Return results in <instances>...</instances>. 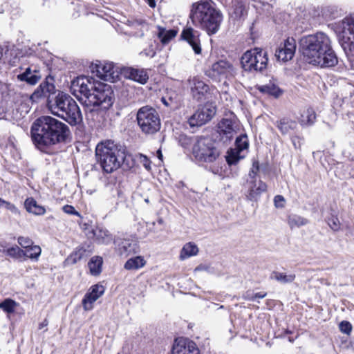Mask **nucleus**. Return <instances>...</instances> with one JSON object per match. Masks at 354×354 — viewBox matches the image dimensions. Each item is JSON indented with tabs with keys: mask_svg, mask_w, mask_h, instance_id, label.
I'll return each instance as SVG.
<instances>
[{
	"mask_svg": "<svg viewBox=\"0 0 354 354\" xmlns=\"http://www.w3.org/2000/svg\"><path fill=\"white\" fill-rule=\"evenodd\" d=\"M246 8L241 2H237L234 4V14L236 18H241L246 15Z\"/></svg>",
	"mask_w": 354,
	"mask_h": 354,
	"instance_id": "43",
	"label": "nucleus"
},
{
	"mask_svg": "<svg viewBox=\"0 0 354 354\" xmlns=\"http://www.w3.org/2000/svg\"><path fill=\"white\" fill-rule=\"evenodd\" d=\"M296 139H297V138H296V137H293V138H292V143H293V145H294V146H295V147H297V146H296V140H295Z\"/></svg>",
	"mask_w": 354,
	"mask_h": 354,
	"instance_id": "62",
	"label": "nucleus"
},
{
	"mask_svg": "<svg viewBox=\"0 0 354 354\" xmlns=\"http://www.w3.org/2000/svg\"><path fill=\"white\" fill-rule=\"evenodd\" d=\"M268 55L261 48H255L247 50L241 58L242 68L245 71H261L267 66Z\"/></svg>",
	"mask_w": 354,
	"mask_h": 354,
	"instance_id": "9",
	"label": "nucleus"
},
{
	"mask_svg": "<svg viewBox=\"0 0 354 354\" xmlns=\"http://www.w3.org/2000/svg\"><path fill=\"white\" fill-rule=\"evenodd\" d=\"M300 50L308 63L322 68L335 66L338 63L329 37L324 32H317L301 38Z\"/></svg>",
	"mask_w": 354,
	"mask_h": 354,
	"instance_id": "2",
	"label": "nucleus"
},
{
	"mask_svg": "<svg viewBox=\"0 0 354 354\" xmlns=\"http://www.w3.org/2000/svg\"><path fill=\"white\" fill-rule=\"evenodd\" d=\"M158 29L159 32L158 33V37L163 44H168L170 40L174 38L177 35V31L176 30H167L160 27H159Z\"/></svg>",
	"mask_w": 354,
	"mask_h": 354,
	"instance_id": "35",
	"label": "nucleus"
},
{
	"mask_svg": "<svg viewBox=\"0 0 354 354\" xmlns=\"http://www.w3.org/2000/svg\"><path fill=\"white\" fill-rule=\"evenodd\" d=\"M53 86L49 84L48 82H43L41 83L37 90L34 93V95L37 96L46 95L47 93H49L51 91Z\"/></svg>",
	"mask_w": 354,
	"mask_h": 354,
	"instance_id": "42",
	"label": "nucleus"
},
{
	"mask_svg": "<svg viewBox=\"0 0 354 354\" xmlns=\"http://www.w3.org/2000/svg\"><path fill=\"white\" fill-rule=\"evenodd\" d=\"M92 248L90 245H87L86 248L84 246H80L76 248V250L68 257L67 261L71 263H76L82 259L88 257L92 253Z\"/></svg>",
	"mask_w": 354,
	"mask_h": 354,
	"instance_id": "26",
	"label": "nucleus"
},
{
	"mask_svg": "<svg viewBox=\"0 0 354 354\" xmlns=\"http://www.w3.org/2000/svg\"><path fill=\"white\" fill-rule=\"evenodd\" d=\"M9 50L8 45L6 43L0 44V60Z\"/></svg>",
	"mask_w": 354,
	"mask_h": 354,
	"instance_id": "52",
	"label": "nucleus"
},
{
	"mask_svg": "<svg viewBox=\"0 0 354 354\" xmlns=\"http://www.w3.org/2000/svg\"><path fill=\"white\" fill-rule=\"evenodd\" d=\"M146 264V261L141 256H137L133 258L129 259L124 264V268L126 270H138L144 267Z\"/></svg>",
	"mask_w": 354,
	"mask_h": 354,
	"instance_id": "33",
	"label": "nucleus"
},
{
	"mask_svg": "<svg viewBox=\"0 0 354 354\" xmlns=\"http://www.w3.org/2000/svg\"><path fill=\"white\" fill-rule=\"evenodd\" d=\"M243 298L246 300L254 301V293L248 291L243 295Z\"/></svg>",
	"mask_w": 354,
	"mask_h": 354,
	"instance_id": "54",
	"label": "nucleus"
},
{
	"mask_svg": "<svg viewBox=\"0 0 354 354\" xmlns=\"http://www.w3.org/2000/svg\"><path fill=\"white\" fill-rule=\"evenodd\" d=\"M339 330L342 333L349 335L352 331V325L349 322L342 321L339 325Z\"/></svg>",
	"mask_w": 354,
	"mask_h": 354,
	"instance_id": "45",
	"label": "nucleus"
},
{
	"mask_svg": "<svg viewBox=\"0 0 354 354\" xmlns=\"http://www.w3.org/2000/svg\"><path fill=\"white\" fill-rule=\"evenodd\" d=\"M218 133L220 140L227 142L232 139L236 133L237 124L235 120L229 118L222 119L218 124Z\"/></svg>",
	"mask_w": 354,
	"mask_h": 354,
	"instance_id": "14",
	"label": "nucleus"
},
{
	"mask_svg": "<svg viewBox=\"0 0 354 354\" xmlns=\"http://www.w3.org/2000/svg\"><path fill=\"white\" fill-rule=\"evenodd\" d=\"M171 354H200V351L194 342L177 338L173 344Z\"/></svg>",
	"mask_w": 354,
	"mask_h": 354,
	"instance_id": "15",
	"label": "nucleus"
},
{
	"mask_svg": "<svg viewBox=\"0 0 354 354\" xmlns=\"http://www.w3.org/2000/svg\"><path fill=\"white\" fill-rule=\"evenodd\" d=\"M257 88L262 93L268 94L274 97H279L283 93L282 90L272 82H269L265 85H259Z\"/></svg>",
	"mask_w": 354,
	"mask_h": 354,
	"instance_id": "29",
	"label": "nucleus"
},
{
	"mask_svg": "<svg viewBox=\"0 0 354 354\" xmlns=\"http://www.w3.org/2000/svg\"><path fill=\"white\" fill-rule=\"evenodd\" d=\"M191 17L195 25L205 30L208 34L216 33L223 20L222 14L213 7L209 0H201L194 3Z\"/></svg>",
	"mask_w": 354,
	"mask_h": 354,
	"instance_id": "3",
	"label": "nucleus"
},
{
	"mask_svg": "<svg viewBox=\"0 0 354 354\" xmlns=\"http://www.w3.org/2000/svg\"><path fill=\"white\" fill-rule=\"evenodd\" d=\"M17 79L20 81H24L30 85H35L41 79V75L39 71L32 70L30 67H28L23 73L17 75Z\"/></svg>",
	"mask_w": 354,
	"mask_h": 354,
	"instance_id": "25",
	"label": "nucleus"
},
{
	"mask_svg": "<svg viewBox=\"0 0 354 354\" xmlns=\"http://www.w3.org/2000/svg\"><path fill=\"white\" fill-rule=\"evenodd\" d=\"M31 133L36 147L48 153L53 146L66 142L71 131L62 122L50 116H41L32 124Z\"/></svg>",
	"mask_w": 354,
	"mask_h": 354,
	"instance_id": "1",
	"label": "nucleus"
},
{
	"mask_svg": "<svg viewBox=\"0 0 354 354\" xmlns=\"http://www.w3.org/2000/svg\"><path fill=\"white\" fill-rule=\"evenodd\" d=\"M232 70V65L225 60H220L212 65L206 74L212 79L220 80L221 77L225 76Z\"/></svg>",
	"mask_w": 354,
	"mask_h": 354,
	"instance_id": "20",
	"label": "nucleus"
},
{
	"mask_svg": "<svg viewBox=\"0 0 354 354\" xmlns=\"http://www.w3.org/2000/svg\"><path fill=\"white\" fill-rule=\"evenodd\" d=\"M51 113L62 118L71 125H76L82 120L76 102L67 93L59 92L53 102H49Z\"/></svg>",
	"mask_w": 354,
	"mask_h": 354,
	"instance_id": "4",
	"label": "nucleus"
},
{
	"mask_svg": "<svg viewBox=\"0 0 354 354\" xmlns=\"http://www.w3.org/2000/svg\"><path fill=\"white\" fill-rule=\"evenodd\" d=\"M0 252H6L7 255L10 257L19 259L24 257L25 252L24 250L20 249L18 246H12L10 248H8L6 250H2L0 249Z\"/></svg>",
	"mask_w": 354,
	"mask_h": 354,
	"instance_id": "40",
	"label": "nucleus"
},
{
	"mask_svg": "<svg viewBox=\"0 0 354 354\" xmlns=\"http://www.w3.org/2000/svg\"><path fill=\"white\" fill-rule=\"evenodd\" d=\"M338 31V38L346 48L354 43V15L345 17L341 22Z\"/></svg>",
	"mask_w": 354,
	"mask_h": 354,
	"instance_id": "13",
	"label": "nucleus"
},
{
	"mask_svg": "<svg viewBox=\"0 0 354 354\" xmlns=\"http://www.w3.org/2000/svg\"><path fill=\"white\" fill-rule=\"evenodd\" d=\"M236 147L232 149L228 153L227 161L228 164H236L242 157L239 153L248 147V141L246 136H241L236 139Z\"/></svg>",
	"mask_w": 354,
	"mask_h": 354,
	"instance_id": "19",
	"label": "nucleus"
},
{
	"mask_svg": "<svg viewBox=\"0 0 354 354\" xmlns=\"http://www.w3.org/2000/svg\"><path fill=\"white\" fill-rule=\"evenodd\" d=\"M48 324V322L46 319H45L39 325V329H42L44 327H46Z\"/></svg>",
	"mask_w": 354,
	"mask_h": 354,
	"instance_id": "58",
	"label": "nucleus"
},
{
	"mask_svg": "<svg viewBox=\"0 0 354 354\" xmlns=\"http://www.w3.org/2000/svg\"><path fill=\"white\" fill-rule=\"evenodd\" d=\"M16 97L18 99L17 102H15L16 106H17V103L20 102L21 105L24 104L26 108H28V106H26V102L28 101V96L27 95H21L18 94L16 95Z\"/></svg>",
	"mask_w": 354,
	"mask_h": 354,
	"instance_id": "51",
	"label": "nucleus"
},
{
	"mask_svg": "<svg viewBox=\"0 0 354 354\" xmlns=\"http://www.w3.org/2000/svg\"><path fill=\"white\" fill-rule=\"evenodd\" d=\"M206 268H207L205 266L200 265L195 268V271H201V270H206Z\"/></svg>",
	"mask_w": 354,
	"mask_h": 354,
	"instance_id": "60",
	"label": "nucleus"
},
{
	"mask_svg": "<svg viewBox=\"0 0 354 354\" xmlns=\"http://www.w3.org/2000/svg\"><path fill=\"white\" fill-rule=\"evenodd\" d=\"M94 70H95L97 76L105 81H109L114 77V66L111 63L102 64L99 62L98 64L93 66V72Z\"/></svg>",
	"mask_w": 354,
	"mask_h": 354,
	"instance_id": "22",
	"label": "nucleus"
},
{
	"mask_svg": "<svg viewBox=\"0 0 354 354\" xmlns=\"http://www.w3.org/2000/svg\"><path fill=\"white\" fill-rule=\"evenodd\" d=\"M288 223L290 227L292 229L306 225L308 220L297 215H290L288 216Z\"/></svg>",
	"mask_w": 354,
	"mask_h": 354,
	"instance_id": "37",
	"label": "nucleus"
},
{
	"mask_svg": "<svg viewBox=\"0 0 354 354\" xmlns=\"http://www.w3.org/2000/svg\"><path fill=\"white\" fill-rule=\"evenodd\" d=\"M24 257L29 258L34 261H37L41 252V249L39 245H34L29 249L26 250Z\"/></svg>",
	"mask_w": 354,
	"mask_h": 354,
	"instance_id": "39",
	"label": "nucleus"
},
{
	"mask_svg": "<svg viewBox=\"0 0 354 354\" xmlns=\"http://www.w3.org/2000/svg\"><path fill=\"white\" fill-rule=\"evenodd\" d=\"M295 274H286L283 272H273L270 276L272 279H274L281 283H290L295 279Z\"/></svg>",
	"mask_w": 354,
	"mask_h": 354,
	"instance_id": "36",
	"label": "nucleus"
},
{
	"mask_svg": "<svg viewBox=\"0 0 354 354\" xmlns=\"http://www.w3.org/2000/svg\"><path fill=\"white\" fill-rule=\"evenodd\" d=\"M117 253L124 257L139 252V246L136 241L131 239H118L115 242Z\"/></svg>",
	"mask_w": 354,
	"mask_h": 354,
	"instance_id": "18",
	"label": "nucleus"
},
{
	"mask_svg": "<svg viewBox=\"0 0 354 354\" xmlns=\"http://www.w3.org/2000/svg\"><path fill=\"white\" fill-rule=\"evenodd\" d=\"M2 202L3 203H1V207H4L6 209L10 210L12 213H18V209L14 204H12L11 203L6 201L3 199L2 200Z\"/></svg>",
	"mask_w": 354,
	"mask_h": 354,
	"instance_id": "47",
	"label": "nucleus"
},
{
	"mask_svg": "<svg viewBox=\"0 0 354 354\" xmlns=\"http://www.w3.org/2000/svg\"><path fill=\"white\" fill-rule=\"evenodd\" d=\"M145 1L148 3V5L151 8H155L156 7V1L155 0H145Z\"/></svg>",
	"mask_w": 354,
	"mask_h": 354,
	"instance_id": "59",
	"label": "nucleus"
},
{
	"mask_svg": "<svg viewBox=\"0 0 354 354\" xmlns=\"http://www.w3.org/2000/svg\"><path fill=\"white\" fill-rule=\"evenodd\" d=\"M102 263L103 260L102 257L99 256L92 257L88 263L90 273L94 276L100 274L102 272Z\"/></svg>",
	"mask_w": 354,
	"mask_h": 354,
	"instance_id": "31",
	"label": "nucleus"
},
{
	"mask_svg": "<svg viewBox=\"0 0 354 354\" xmlns=\"http://www.w3.org/2000/svg\"><path fill=\"white\" fill-rule=\"evenodd\" d=\"M2 200H3V199L0 198V207H1V203H3V202H2Z\"/></svg>",
	"mask_w": 354,
	"mask_h": 354,
	"instance_id": "63",
	"label": "nucleus"
},
{
	"mask_svg": "<svg viewBox=\"0 0 354 354\" xmlns=\"http://www.w3.org/2000/svg\"><path fill=\"white\" fill-rule=\"evenodd\" d=\"M140 163L142 164V165L145 167V169H147V170L151 169V165H150L151 162L149 161V160L148 159V158L146 156L140 154Z\"/></svg>",
	"mask_w": 354,
	"mask_h": 354,
	"instance_id": "50",
	"label": "nucleus"
},
{
	"mask_svg": "<svg viewBox=\"0 0 354 354\" xmlns=\"http://www.w3.org/2000/svg\"><path fill=\"white\" fill-rule=\"evenodd\" d=\"M18 243L24 248L28 250L33 246V241L26 236H19L17 239Z\"/></svg>",
	"mask_w": 354,
	"mask_h": 354,
	"instance_id": "44",
	"label": "nucleus"
},
{
	"mask_svg": "<svg viewBox=\"0 0 354 354\" xmlns=\"http://www.w3.org/2000/svg\"><path fill=\"white\" fill-rule=\"evenodd\" d=\"M62 209L67 214L80 216V213L72 205H66L62 207Z\"/></svg>",
	"mask_w": 354,
	"mask_h": 354,
	"instance_id": "49",
	"label": "nucleus"
},
{
	"mask_svg": "<svg viewBox=\"0 0 354 354\" xmlns=\"http://www.w3.org/2000/svg\"><path fill=\"white\" fill-rule=\"evenodd\" d=\"M17 304L11 299H6L3 302L0 303V308L7 313H12L15 311Z\"/></svg>",
	"mask_w": 354,
	"mask_h": 354,
	"instance_id": "41",
	"label": "nucleus"
},
{
	"mask_svg": "<svg viewBox=\"0 0 354 354\" xmlns=\"http://www.w3.org/2000/svg\"><path fill=\"white\" fill-rule=\"evenodd\" d=\"M96 83L92 77L80 76L71 82L70 89L74 96L86 104Z\"/></svg>",
	"mask_w": 354,
	"mask_h": 354,
	"instance_id": "11",
	"label": "nucleus"
},
{
	"mask_svg": "<svg viewBox=\"0 0 354 354\" xmlns=\"http://www.w3.org/2000/svg\"><path fill=\"white\" fill-rule=\"evenodd\" d=\"M330 225L333 230H337L339 227V223H337L335 220L333 221V224H330Z\"/></svg>",
	"mask_w": 354,
	"mask_h": 354,
	"instance_id": "57",
	"label": "nucleus"
},
{
	"mask_svg": "<svg viewBox=\"0 0 354 354\" xmlns=\"http://www.w3.org/2000/svg\"><path fill=\"white\" fill-rule=\"evenodd\" d=\"M296 50V41L292 37L288 38L275 52V57L279 61L286 62L292 59Z\"/></svg>",
	"mask_w": 354,
	"mask_h": 354,
	"instance_id": "16",
	"label": "nucleus"
},
{
	"mask_svg": "<svg viewBox=\"0 0 354 354\" xmlns=\"http://www.w3.org/2000/svg\"><path fill=\"white\" fill-rule=\"evenodd\" d=\"M216 113V106L212 102H207L198 106L195 112L188 118L191 127H201L212 120Z\"/></svg>",
	"mask_w": 354,
	"mask_h": 354,
	"instance_id": "10",
	"label": "nucleus"
},
{
	"mask_svg": "<svg viewBox=\"0 0 354 354\" xmlns=\"http://www.w3.org/2000/svg\"><path fill=\"white\" fill-rule=\"evenodd\" d=\"M157 156H158V158L162 160V152H161V151L160 149H158L157 151Z\"/></svg>",
	"mask_w": 354,
	"mask_h": 354,
	"instance_id": "61",
	"label": "nucleus"
},
{
	"mask_svg": "<svg viewBox=\"0 0 354 354\" xmlns=\"http://www.w3.org/2000/svg\"><path fill=\"white\" fill-rule=\"evenodd\" d=\"M192 154L199 162L212 163L218 158L220 151L210 138L196 136L192 141Z\"/></svg>",
	"mask_w": 354,
	"mask_h": 354,
	"instance_id": "6",
	"label": "nucleus"
},
{
	"mask_svg": "<svg viewBox=\"0 0 354 354\" xmlns=\"http://www.w3.org/2000/svg\"><path fill=\"white\" fill-rule=\"evenodd\" d=\"M136 119L142 132L147 135H153L160 129V118L157 111L149 106L139 109Z\"/></svg>",
	"mask_w": 354,
	"mask_h": 354,
	"instance_id": "8",
	"label": "nucleus"
},
{
	"mask_svg": "<svg viewBox=\"0 0 354 354\" xmlns=\"http://www.w3.org/2000/svg\"><path fill=\"white\" fill-rule=\"evenodd\" d=\"M187 82L192 97L198 102L211 100L214 93H216L214 88H212L198 77H190Z\"/></svg>",
	"mask_w": 354,
	"mask_h": 354,
	"instance_id": "12",
	"label": "nucleus"
},
{
	"mask_svg": "<svg viewBox=\"0 0 354 354\" xmlns=\"http://www.w3.org/2000/svg\"><path fill=\"white\" fill-rule=\"evenodd\" d=\"M266 185L261 180L248 181V194L247 198L250 201H257L260 195L266 192Z\"/></svg>",
	"mask_w": 354,
	"mask_h": 354,
	"instance_id": "23",
	"label": "nucleus"
},
{
	"mask_svg": "<svg viewBox=\"0 0 354 354\" xmlns=\"http://www.w3.org/2000/svg\"><path fill=\"white\" fill-rule=\"evenodd\" d=\"M96 239L100 243L109 244L112 241L111 234L106 230H99L95 233Z\"/></svg>",
	"mask_w": 354,
	"mask_h": 354,
	"instance_id": "38",
	"label": "nucleus"
},
{
	"mask_svg": "<svg viewBox=\"0 0 354 354\" xmlns=\"http://www.w3.org/2000/svg\"><path fill=\"white\" fill-rule=\"evenodd\" d=\"M115 192L117 193L118 194H120V192L118 190H115Z\"/></svg>",
	"mask_w": 354,
	"mask_h": 354,
	"instance_id": "64",
	"label": "nucleus"
},
{
	"mask_svg": "<svg viewBox=\"0 0 354 354\" xmlns=\"http://www.w3.org/2000/svg\"><path fill=\"white\" fill-rule=\"evenodd\" d=\"M259 169V163L257 162H254L252 165L251 171L249 173V179L248 180V182L250 180H257L256 176L257 175Z\"/></svg>",
	"mask_w": 354,
	"mask_h": 354,
	"instance_id": "46",
	"label": "nucleus"
},
{
	"mask_svg": "<svg viewBox=\"0 0 354 354\" xmlns=\"http://www.w3.org/2000/svg\"><path fill=\"white\" fill-rule=\"evenodd\" d=\"M316 118V114L311 108L303 110L301 113L300 122L302 125H311L314 123Z\"/></svg>",
	"mask_w": 354,
	"mask_h": 354,
	"instance_id": "34",
	"label": "nucleus"
},
{
	"mask_svg": "<svg viewBox=\"0 0 354 354\" xmlns=\"http://www.w3.org/2000/svg\"><path fill=\"white\" fill-rule=\"evenodd\" d=\"M129 26L133 29L136 30L133 35L137 37H142L145 32L148 31V24L142 19H135L129 21Z\"/></svg>",
	"mask_w": 354,
	"mask_h": 354,
	"instance_id": "27",
	"label": "nucleus"
},
{
	"mask_svg": "<svg viewBox=\"0 0 354 354\" xmlns=\"http://www.w3.org/2000/svg\"><path fill=\"white\" fill-rule=\"evenodd\" d=\"M276 125L282 134H287L297 127V122L291 119L282 118L277 121Z\"/></svg>",
	"mask_w": 354,
	"mask_h": 354,
	"instance_id": "30",
	"label": "nucleus"
},
{
	"mask_svg": "<svg viewBox=\"0 0 354 354\" xmlns=\"http://www.w3.org/2000/svg\"><path fill=\"white\" fill-rule=\"evenodd\" d=\"M274 206L277 207V208H282L284 207V204H285V198L283 196L281 195H277L274 198Z\"/></svg>",
	"mask_w": 354,
	"mask_h": 354,
	"instance_id": "48",
	"label": "nucleus"
},
{
	"mask_svg": "<svg viewBox=\"0 0 354 354\" xmlns=\"http://www.w3.org/2000/svg\"><path fill=\"white\" fill-rule=\"evenodd\" d=\"M198 252L197 245L192 242L186 243L182 248L180 254V259L184 260L192 256H195Z\"/></svg>",
	"mask_w": 354,
	"mask_h": 354,
	"instance_id": "32",
	"label": "nucleus"
},
{
	"mask_svg": "<svg viewBox=\"0 0 354 354\" xmlns=\"http://www.w3.org/2000/svg\"><path fill=\"white\" fill-rule=\"evenodd\" d=\"M123 73L127 78L142 84H145L149 79V76L144 69L127 68L124 70Z\"/></svg>",
	"mask_w": 354,
	"mask_h": 354,
	"instance_id": "24",
	"label": "nucleus"
},
{
	"mask_svg": "<svg viewBox=\"0 0 354 354\" xmlns=\"http://www.w3.org/2000/svg\"><path fill=\"white\" fill-rule=\"evenodd\" d=\"M113 103V92L111 86L97 82L91 95L88 97V102H86L87 106H93V108L100 106L102 109H108ZM95 110L91 109L89 111L90 115H94Z\"/></svg>",
	"mask_w": 354,
	"mask_h": 354,
	"instance_id": "7",
	"label": "nucleus"
},
{
	"mask_svg": "<svg viewBox=\"0 0 354 354\" xmlns=\"http://www.w3.org/2000/svg\"><path fill=\"white\" fill-rule=\"evenodd\" d=\"M266 292H257L254 294V300L257 299H263L266 296Z\"/></svg>",
	"mask_w": 354,
	"mask_h": 354,
	"instance_id": "55",
	"label": "nucleus"
},
{
	"mask_svg": "<svg viewBox=\"0 0 354 354\" xmlns=\"http://www.w3.org/2000/svg\"><path fill=\"white\" fill-rule=\"evenodd\" d=\"M141 54H145L146 56L153 57H154L156 53L153 50H151L149 52H147V50H144L141 53Z\"/></svg>",
	"mask_w": 354,
	"mask_h": 354,
	"instance_id": "56",
	"label": "nucleus"
},
{
	"mask_svg": "<svg viewBox=\"0 0 354 354\" xmlns=\"http://www.w3.org/2000/svg\"><path fill=\"white\" fill-rule=\"evenodd\" d=\"M104 291L105 288L101 284L92 286L82 301L84 310H91L93 303L104 294Z\"/></svg>",
	"mask_w": 354,
	"mask_h": 354,
	"instance_id": "17",
	"label": "nucleus"
},
{
	"mask_svg": "<svg viewBox=\"0 0 354 354\" xmlns=\"http://www.w3.org/2000/svg\"><path fill=\"white\" fill-rule=\"evenodd\" d=\"M161 101L166 106H169L173 103V99L171 97H169L168 98H167V97H162L161 98Z\"/></svg>",
	"mask_w": 354,
	"mask_h": 354,
	"instance_id": "53",
	"label": "nucleus"
},
{
	"mask_svg": "<svg viewBox=\"0 0 354 354\" xmlns=\"http://www.w3.org/2000/svg\"><path fill=\"white\" fill-rule=\"evenodd\" d=\"M183 39L187 41L196 54H201V47L198 32L192 28L184 29L180 35Z\"/></svg>",
	"mask_w": 354,
	"mask_h": 354,
	"instance_id": "21",
	"label": "nucleus"
},
{
	"mask_svg": "<svg viewBox=\"0 0 354 354\" xmlns=\"http://www.w3.org/2000/svg\"><path fill=\"white\" fill-rule=\"evenodd\" d=\"M24 206L27 212L35 215H43L46 212L45 207L39 205L33 198H28L25 201Z\"/></svg>",
	"mask_w": 354,
	"mask_h": 354,
	"instance_id": "28",
	"label": "nucleus"
},
{
	"mask_svg": "<svg viewBox=\"0 0 354 354\" xmlns=\"http://www.w3.org/2000/svg\"><path fill=\"white\" fill-rule=\"evenodd\" d=\"M95 156L104 171L108 174L119 169L125 158L124 151L111 140L98 144Z\"/></svg>",
	"mask_w": 354,
	"mask_h": 354,
	"instance_id": "5",
	"label": "nucleus"
}]
</instances>
